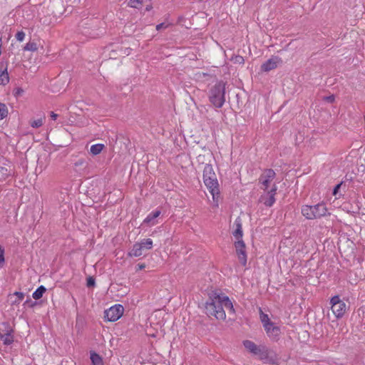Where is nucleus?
Masks as SVG:
<instances>
[{
  "instance_id": "423d86ee",
  "label": "nucleus",
  "mask_w": 365,
  "mask_h": 365,
  "mask_svg": "<svg viewBox=\"0 0 365 365\" xmlns=\"http://www.w3.org/2000/svg\"><path fill=\"white\" fill-rule=\"evenodd\" d=\"M329 304L331 310L336 318L340 319L344 317L346 311V304L339 296L336 295L331 297Z\"/></svg>"
},
{
  "instance_id": "412c9836",
  "label": "nucleus",
  "mask_w": 365,
  "mask_h": 365,
  "mask_svg": "<svg viewBox=\"0 0 365 365\" xmlns=\"http://www.w3.org/2000/svg\"><path fill=\"white\" fill-rule=\"evenodd\" d=\"M259 318L261 322L262 323L263 327H267V325L272 323L268 314H264L261 309H259Z\"/></svg>"
},
{
  "instance_id": "bb28decb",
  "label": "nucleus",
  "mask_w": 365,
  "mask_h": 365,
  "mask_svg": "<svg viewBox=\"0 0 365 365\" xmlns=\"http://www.w3.org/2000/svg\"><path fill=\"white\" fill-rule=\"evenodd\" d=\"M140 243L143 244V247L147 250H150L153 247V240L150 238L143 240Z\"/></svg>"
},
{
  "instance_id": "b1692460",
  "label": "nucleus",
  "mask_w": 365,
  "mask_h": 365,
  "mask_svg": "<svg viewBox=\"0 0 365 365\" xmlns=\"http://www.w3.org/2000/svg\"><path fill=\"white\" fill-rule=\"evenodd\" d=\"M9 114V110L6 105L0 102V120L6 118Z\"/></svg>"
},
{
  "instance_id": "0eeeda50",
  "label": "nucleus",
  "mask_w": 365,
  "mask_h": 365,
  "mask_svg": "<svg viewBox=\"0 0 365 365\" xmlns=\"http://www.w3.org/2000/svg\"><path fill=\"white\" fill-rule=\"evenodd\" d=\"M243 345L249 352L257 356L259 359L264 360L267 359L268 353L264 347H260L250 340H245Z\"/></svg>"
},
{
  "instance_id": "ddd939ff",
  "label": "nucleus",
  "mask_w": 365,
  "mask_h": 365,
  "mask_svg": "<svg viewBox=\"0 0 365 365\" xmlns=\"http://www.w3.org/2000/svg\"><path fill=\"white\" fill-rule=\"evenodd\" d=\"M268 337L272 341H278L281 334L280 328L275 325L274 322L264 327Z\"/></svg>"
},
{
  "instance_id": "f8f14e48",
  "label": "nucleus",
  "mask_w": 365,
  "mask_h": 365,
  "mask_svg": "<svg viewBox=\"0 0 365 365\" xmlns=\"http://www.w3.org/2000/svg\"><path fill=\"white\" fill-rule=\"evenodd\" d=\"M282 63V60L280 57L272 56L270 58H269L261 65V71L264 72L270 71L273 69H275Z\"/></svg>"
},
{
  "instance_id": "393cba45",
  "label": "nucleus",
  "mask_w": 365,
  "mask_h": 365,
  "mask_svg": "<svg viewBox=\"0 0 365 365\" xmlns=\"http://www.w3.org/2000/svg\"><path fill=\"white\" fill-rule=\"evenodd\" d=\"M144 2V0H129L128 5L131 8L138 9Z\"/></svg>"
},
{
  "instance_id": "dca6fc26",
  "label": "nucleus",
  "mask_w": 365,
  "mask_h": 365,
  "mask_svg": "<svg viewBox=\"0 0 365 365\" xmlns=\"http://www.w3.org/2000/svg\"><path fill=\"white\" fill-rule=\"evenodd\" d=\"M143 244L136 242L133 245L132 250L129 252L128 255L130 257H140L143 255Z\"/></svg>"
},
{
  "instance_id": "7c9ffc66",
  "label": "nucleus",
  "mask_w": 365,
  "mask_h": 365,
  "mask_svg": "<svg viewBox=\"0 0 365 365\" xmlns=\"http://www.w3.org/2000/svg\"><path fill=\"white\" fill-rule=\"evenodd\" d=\"M324 100L329 103H333L335 101V97L334 95H331V96L324 97Z\"/></svg>"
},
{
  "instance_id": "c9c22d12",
  "label": "nucleus",
  "mask_w": 365,
  "mask_h": 365,
  "mask_svg": "<svg viewBox=\"0 0 365 365\" xmlns=\"http://www.w3.org/2000/svg\"><path fill=\"white\" fill-rule=\"evenodd\" d=\"M145 267V264H138V269L141 270Z\"/></svg>"
},
{
  "instance_id": "4be33fe9",
  "label": "nucleus",
  "mask_w": 365,
  "mask_h": 365,
  "mask_svg": "<svg viewBox=\"0 0 365 365\" xmlns=\"http://www.w3.org/2000/svg\"><path fill=\"white\" fill-rule=\"evenodd\" d=\"M46 289L43 285L40 286L34 291L32 294V297L34 299H39L43 297V294L46 292Z\"/></svg>"
},
{
  "instance_id": "2eb2a0df",
  "label": "nucleus",
  "mask_w": 365,
  "mask_h": 365,
  "mask_svg": "<svg viewBox=\"0 0 365 365\" xmlns=\"http://www.w3.org/2000/svg\"><path fill=\"white\" fill-rule=\"evenodd\" d=\"M9 82L6 63H0V85L5 86Z\"/></svg>"
},
{
  "instance_id": "4468645a",
  "label": "nucleus",
  "mask_w": 365,
  "mask_h": 365,
  "mask_svg": "<svg viewBox=\"0 0 365 365\" xmlns=\"http://www.w3.org/2000/svg\"><path fill=\"white\" fill-rule=\"evenodd\" d=\"M161 212L159 210H154L151 212L148 216L144 219L143 224H146L149 227H153L158 224V220L157 218L160 215Z\"/></svg>"
},
{
  "instance_id": "c756f323",
  "label": "nucleus",
  "mask_w": 365,
  "mask_h": 365,
  "mask_svg": "<svg viewBox=\"0 0 365 365\" xmlns=\"http://www.w3.org/2000/svg\"><path fill=\"white\" fill-rule=\"evenodd\" d=\"M25 36H26V34L23 31H18L16 34V40L20 42H21L24 40Z\"/></svg>"
},
{
  "instance_id": "aec40b11",
  "label": "nucleus",
  "mask_w": 365,
  "mask_h": 365,
  "mask_svg": "<svg viewBox=\"0 0 365 365\" xmlns=\"http://www.w3.org/2000/svg\"><path fill=\"white\" fill-rule=\"evenodd\" d=\"M235 225H236V229L233 232V235H234L235 238L237 240V241L242 240V238L243 232H242V225L240 222H235Z\"/></svg>"
},
{
  "instance_id": "f704fd0d",
  "label": "nucleus",
  "mask_w": 365,
  "mask_h": 365,
  "mask_svg": "<svg viewBox=\"0 0 365 365\" xmlns=\"http://www.w3.org/2000/svg\"><path fill=\"white\" fill-rule=\"evenodd\" d=\"M164 27H165V26L164 24H163V23H162V24H158V25L156 26V29H157L158 31H159V30H160L162 28H164Z\"/></svg>"
},
{
  "instance_id": "72a5a7b5",
  "label": "nucleus",
  "mask_w": 365,
  "mask_h": 365,
  "mask_svg": "<svg viewBox=\"0 0 365 365\" xmlns=\"http://www.w3.org/2000/svg\"><path fill=\"white\" fill-rule=\"evenodd\" d=\"M50 116L52 120H56L58 118V114L55 113L54 112H51Z\"/></svg>"
},
{
  "instance_id": "cd10ccee",
  "label": "nucleus",
  "mask_w": 365,
  "mask_h": 365,
  "mask_svg": "<svg viewBox=\"0 0 365 365\" xmlns=\"http://www.w3.org/2000/svg\"><path fill=\"white\" fill-rule=\"evenodd\" d=\"M5 262L4 249L0 245V269L3 267Z\"/></svg>"
},
{
  "instance_id": "5701e85b",
  "label": "nucleus",
  "mask_w": 365,
  "mask_h": 365,
  "mask_svg": "<svg viewBox=\"0 0 365 365\" xmlns=\"http://www.w3.org/2000/svg\"><path fill=\"white\" fill-rule=\"evenodd\" d=\"M104 148V145L101 143L95 144L91 146L90 151L91 153L94 155H98L102 152V150Z\"/></svg>"
},
{
  "instance_id": "6e6552de",
  "label": "nucleus",
  "mask_w": 365,
  "mask_h": 365,
  "mask_svg": "<svg viewBox=\"0 0 365 365\" xmlns=\"http://www.w3.org/2000/svg\"><path fill=\"white\" fill-rule=\"evenodd\" d=\"M124 308L121 304H115L104 312V318L107 322H116L123 314Z\"/></svg>"
},
{
  "instance_id": "9d476101",
  "label": "nucleus",
  "mask_w": 365,
  "mask_h": 365,
  "mask_svg": "<svg viewBox=\"0 0 365 365\" xmlns=\"http://www.w3.org/2000/svg\"><path fill=\"white\" fill-rule=\"evenodd\" d=\"M263 193L259 197V201L266 207H272L276 201L275 195L277 190H262Z\"/></svg>"
},
{
  "instance_id": "a211bd4d",
  "label": "nucleus",
  "mask_w": 365,
  "mask_h": 365,
  "mask_svg": "<svg viewBox=\"0 0 365 365\" xmlns=\"http://www.w3.org/2000/svg\"><path fill=\"white\" fill-rule=\"evenodd\" d=\"M90 358L92 362V365H103L102 357L96 352L91 351Z\"/></svg>"
},
{
  "instance_id": "473e14b6",
  "label": "nucleus",
  "mask_w": 365,
  "mask_h": 365,
  "mask_svg": "<svg viewBox=\"0 0 365 365\" xmlns=\"http://www.w3.org/2000/svg\"><path fill=\"white\" fill-rule=\"evenodd\" d=\"M95 284V281L92 277H89L87 281L88 287L93 286Z\"/></svg>"
},
{
  "instance_id": "f3484780",
  "label": "nucleus",
  "mask_w": 365,
  "mask_h": 365,
  "mask_svg": "<svg viewBox=\"0 0 365 365\" xmlns=\"http://www.w3.org/2000/svg\"><path fill=\"white\" fill-rule=\"evenodd\" d=\"M24 298V294L21 292H15L14 294L10 295L11 303L12 305L19 304Z\"/></svg>"
},
{
  "instance_id": "1a4fd4ad",
  "label": "nucleus",
  "mask_w": 365,
  "mask_h": 365,
  "mask_svg": "<svg viewBox=\"0 0 365 365\" xmlns=\"http://www.w3.org/2000/svg\"><path fill=\"white\" fill-rule=\"evenodd\" d=\"M14 330L9 323L0 324V339L6 345H10L14 341Z\"/></svg>"
},
{
  "instance_id": "f03ea898",
  "label": "nucleus",
  "mask_w": 365,
  "mask_h": 365,
  "mask_svg": "<svg viewBox=\"0 0 365 365\" xmlns=\"http://www.w3.org/2000/svg\"><path fill=\"white\" fill-rule=\"evenodd\" d=\"M203 182L212 195L215 207H218L220 191L217 175L210 164H206L203 169Z\"/></svg>"
},
{
  "instance_id": "20e7f679",
  "label": "nucleus",
  "mask_w": 365,
  "mask_h": 365,
  "mask_svg": "<svg viewBox=\"0 0 365 365\" xmlns=\"http://www.w3.org/2000/svg\"><path fill=\"white\" fill-rule=\"evenodd\" d=\"M225 85L220 81L216 83L210 91L209 100L216 108H221L225 101Z\"/></svg>"
},
{
  "instance_id": "4c0bfd02",
  "label": "nucleus",
  "mask_w": 365,
  "mask_h": 365,
  "mask_svg": "<svg viewBox=\"0 0 365 365\" xmlns=\"http://www.w3.org/2000/svg\"><path fill=\"white\" fill-rule=\"evenodd\" d=\"M30 302V300H26V301L25 302L24 304H26V303H28V302Z\"/></svg>"
},
{
  "instance_id": "2f4dec72",
  "label": "nucleus",
  "mask_w": 365,
  "mask_h": 365,
  "mask_svg": "<svg viewBox=\"0 0 365 365\" xmlns=\"http://www.w3.org/2000/svg\"><path fill=\"white\" fill-rule=\"evenodd\" d=\"M341 185H342V182H340V183L337 184V185L334 187V190H333V195H334V196H336V195H337L338 192H339V189H340V187H341Z\"/></svg>"
},
{
  "instance_id": "a878e982",
  "label": "nucleus",
  "mask_w": 365,
  "mask_h": 365,
  "mask_svg": "<svg viewBox=\"0 0 365 365\" xmlns=\"http://www.w3.org/2000/svg\"><path fill=\"white\" fill-rule=\"evenodd\" d=\"M38 49L36 43L28 42L24 47V51H36Z\"/></svg>"
},
{
  "instance_id": "6ab92c4d",
  "label": "nucleus",
  "mask_w": 365,
  "mask_h": 365,
  "mask_svg": "<svg viewBox=\"0 0 365 365\" xmlns=\"http://www.w3.org/2000/svg\"><path fill=\"white\" fill-rule=\"evenodd\" d=\"M46 120V116L42 115L40 118L30 120V125L34 128H38L43 125Z\"/></svg>"
},
{
  "instance_id": "e433bc0d",
  "label": "nucleus",
  "mask_w": 365,
  "mask_h": 365,
  "mask_svg": "<svg viewBox=\"0 0 365 365\" xmlns=\"http://www.w3.org/2000/svg\"><path fill=\"white\" fill-rule=\"evenodd\" d=\"M152 8H153L152 5H148L145 8V10L149 11L152 9Z\"/></svg>"
},
{
  "instance_id": "9b49d317",
  "label": "nucleus",
  "mask_w": 365,
  "mask_h": 365,
  "mask_svg": "<svg viewBox=\"0 0 365 365\" xmlns=\"http://www.w3.org/2000/svg\"><path fill=\"white\" fill-rule=\"evenodd\" d=\"M236 254L240 263L245 267L247 264V257L246 253V246L243 240H238L235 242Z\"/></svg>"
},
{
  "instance_id": "f257e3e1",
  "label": "nucleus",
  "mask_w": 365,
  "mask_h": 365,
  "mask_svg": "<svg viewBox=\"0 0 365 365\" xmlns=\"http://www.w3.org/2000/svg\"><path fill=\"white\" fill-rule=\"evenodd\" d=\"M223 306L232 313L235 312L232 302L227 296L217 291L212 292L205 303L206 314L215 317L217 319L225 320L226 314Z\"/></svg>"
},
{
  "instance_id": "c85d7f7f",
  "label": "nucleus",
  "mask_w": 365,
  "mask_h": 365,
  "mask_svg": "<svg viewBox=\"0 0 365 365\" xmlns=\"http://www.w3.org/2000/svg\"><path fill=\"white\" fill-rule=\"evenodd\" d=\"M232 61L235 63L243 64L245 63L244 58L242 56H239V55L232 57Z\"/></svg>"
},
{
  "instance_id": "7ed1b4c3",
  "label": "nucleus",
  "mask_w": 365,
  "mask_h": 365,
  "mask_svg": "<svg viewBox=\"0 0 365 365\" xmlns=\"http://www.w3.org/2000/svg\"><path fill=\"white\" fill-rule=\"evenodd\" d=\"M301 212L307 220L319 219L329 215L327 205L324 202L315 205H304L302 206Z\"/></svg>"
},
{
  "instance_id": "39448f33",
  "label": "nucleus",
  "mask_w": 365,
  "mask_h": 365,
  "mask_svg": "<svg viewBox=\"0 0 365 365\" xmlns=\"http://www.w3.org/2000/svg\"><path fill=\"white\" fill-rule=\"evenodd\" d=\"M259 183L262 190H277L275 172L272 169L264 170L259 178Z\"/></svg>"
}]
</instances>
